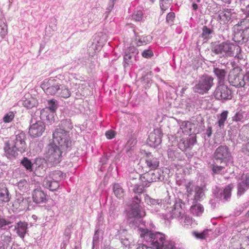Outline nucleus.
<instances>
[{"instance_id": "nucleus-1", "label": "nucleus", "mask_w": 249, "mask_h": 249, "mask_svg": "<svg viewBox=\"0 0 249 249\" xmlns=\"http://www.w3.org/2000/svg\"><path fill=\"white\" fill-rule=\"evenodd\" d=\"M26 139L25 134L21 132L5 142L3 147L4 156L9 160H14L19 153L22 154L25 152L27 150Z\"/></svg>"}, {"instance_id": "nucleus-2", "label": "nucleus", "mask_w": 249, "mask_h": 249, "mask_svg": "<svg viewBox=\"0 0 249 249\" xmlns=\"http://www.w3.org/2000/svg\"><path fill=\"white\" fill-rule=\"evenodd\" d=\"M140 236L155 249H175L174 243L166 240L165 235L160 232H153L148 229H140Z\"/></svg>"}, {"instance_id": "nucleus-3", "label": "nucleus", "mask_w": 249, "mask_h": 249, "mask_svg": "<svg viewBox=\"0 0 249 249\" xmlns=\"http://www.w3.org/2000/svg\"><path fill=\"white\" fill-rule=\"evenodd\" d=\"M211 49L213 53L220 58L234 57L238 60L243 59L241 47L229 41L215 43L212 45Z\"/></svg>"}, {"instance_id": "nucleus-4", "label": "nucleus", "mask_w": 249, "mask_h": 249, "mask_svg": "<svg viewBox=\"0 0 249 249\" xmlns=\"http://www.w3.org/2000/svg\"><path fill=\"white\" fill-rule=\"evenodd\" d=\"M41 87L48 95H56L64 98H68L71 95L69 89L61 84L58 79L51 78L46 80L42 83Z\"/></svg>"}, {"instance_id": "nucleus-5", "label": "nucleus", "mask_w": 249, "mask_h": 249, "mask_svg": "<svg viewBox=\"0 0 249 249\" xmlns=\"http://www.w3.org/2000/svg\"><path fill=\"white\" fill-rule=\"evenodd\" d=\"M174 204L172 205L170 202L169 204L170 206H167L166 209L169 211V218H178L180 223L184 224V225H189L191 223V219L184 215L185 204L180 199H176Z\"/></svg>"}, {"instance_id": "nucleus-6", "label": "nucleus", "mask_w": 249, "mask_h": 249, "mask_svg": "<svg viewBox=\"0 0 249 249\" xmlns=\"http://www.w3.org/2000/svg\"><path fill=\"white\" fill-rule=\"evenodd\" d=\"M233 40L240 44L247 42L249 38V19H244L234 27Z\"/></svg>"}, {"instance_id": "nucleus-7", "label": "nucleus", "mask_w": 249, "mask_h": 249, "mask_svg": "<svg viewBox=\"0 0 249 249\" xmlns=\"http://www.w3.org/2000/svg\"><path fill=\"white\" fill-rule=\"evenodd\" d=\"M53 143L62 147L63 150H70L71 141L69 131L61 128H56L53 132Z\"/></svg>"}, {"instance_id": "nucleus-8", "label": "nucleus", "mask_w": 249, "mask_h": 249, "mask_svg": "<svg viewBox=\"0 0 249 249\" xmlns=\"http://www.w3.org/2000/svg\"><path fill=\"white\" fill-rule=\"evenodd\" d=\"M68 150H63L62 147L53 142L48 145L46 158L48 164L52 166H55L60 163L63 158V153Z\"/></svg>"}, {"instance_id": "nucleus-9", "label": "nucleus", "mask_w": 249, "mask_h": 249, "mask_svg": "<svg viewBox=\"0 0 249 249\" xmlns=\"http://www.w3.org/2000/svg\"><path fill=\"white\" fill-rule=\"evenodd\" d=\"M214 78L211 75L204 74L202 75L197 83L193 87L195 93L204 94L207 93L214 85Z\"/></svg>"}, {"instance_id": "nucleus-10", "label": "nucleus", "mask_w": 249, "mask_h": 249, "mask_svg": "<svg viewBox=\"0 0 249 249\" xmlns=\"http://www.w3.org/2000/svg\"><path fill=\"white\" fill-rule=\"evenodd\" d=\"M213 159L221 164L228 165L231 160L232 156L229 147L226 145H220L214 151Z\"/></svg>"}, {"instance_id": "nucleus-11", "label": "nucleus", "mask_w": 249, "mask_h": 249, "mask_svg": "<svg viewBox=\"0 0 249 249\" xmlns=\"http://www.w3.org/2000/svg\"><path fill=\"white\" fill-rule=\"evenodd\" d=\"M242 70L239 68H234L230 70L228 75L229 84L236 88H245V82L243 80V73Z\"/></svg>"}, {"instance_id": "nucleus-12", "label": "nucleus", "mask_w": 249, "mask_h": 249, "mask_svg": "<svg viewBox=\"0 0 249 249\" xmlns=\"http://www.w3.org/2000/svg\"><path fill=\"white\" fill-rule=\"evenodd\" d=\"M163 173L161 170H149V171H146V173L139 175L140 179L142 182H144V185L149 187L152 182L163 180L164 177Z\"/></svg>"}, {"instance_id": "nucleus-13", "label": "nucleus", "mask_w": 249, "mask_h": 249, "mask_svg": "<svg viewBox=\"0 0 249 249\" xmlns=\"http://www.w3.org/2000/svg\"><path fill=\"white\" fill-rule=\"evenodd\" d=\"M213 96L215 99L224 103L232 99V92L225 84H217Z\"/></svg>"}, {"instance_id": "nucleus-14", "label": "nucleus", "mask_w": 249, "mask_h": 249, "mask_svg": "<svg viewBox=\"0 0 249 249\" xmlns=\"http://www.w3.org/2000/svg\"><path fill=\"white\" fill-rule=\"evenodd\" d=\"M236 18V12L234 9L224 8L218 12L217 20L221 24L227 23L229 21H233Z\"/></svg>"}, {"instance_id": "nucleus-15", "label": "nucleus", "mask_w": 249, "mask_h": 249, "mask_svg": "<svg viewBox=\"0 0 249 249\" xmlns=\"http://www.w3.org/2000/svg\"><path fill=\"white\" fill-rule=\"evenodd\" d=\"M32 124L29 129V134L32 137H38L41 136L45 130V124L40 121L34 122L31 121Z\"/></svg>"}, {"instance_id": "nucleus-16", "label": "nucleus", "mask_w": 249, "mask_h": 249, "mask_svg": "<svg viewBox=\"0 0 249 249\" xmlns=\"http://www.w3.org/2000/svg\"><path fill=\"white\" fill-rule=\"evenodd\" d=\"M144 200L145 202L149 205L151 206L153 208L155 209L156 211H159L160 209L162 207V205L163 204V208L164 210H166L167 211V213H166L167 216H169V211L168 209H166V206H170V205L169 204L170 202L172 203V205L174 204V201L173 202H168L166 204L163 203V201L162 199H154L151 197H150L149 196L147 195H146L144 197Z\"/></svg>"}, {"instance_id": "nucleus-17", "label": "nucleus", "mask_w": 249, "mask_h": 249, "mask_svg": "<svg viewBox=\"0 0 249 249\" xmlns=\"http://www.w3.org/2000/svg\"><path fill=\"white\" fill-rule=\"evenodd\" d=\"M233 187V184H230L225 186L224 188H218L214 192V196L223 202L228 201L231 198V192Z\"/></svg>"}, {"instance_id": "nucleus-18", "label": "nucleus", "mask_w": 249, "mask_h": 249, "mask_svg": "<svg viewBox=\"0 0 249 249\" xmlns=\"http://www.w3.org/2000/svg\"><path fill=\"white\" fill-rule=\"evenodd\" d=\"M162 133L160 129L157 128L151 132L147 140V144L151 147H156L161 142Z\"/></svg>"}, {"instance_id": "nucleus-19", "label": "nucleus", "mask_w": 249, "mask_h": 249, "mask_svg": "<svg viewBox=\"0 0 249 249\" xmlns=\"http://www.w3.org/2000/svg\"><path fill=\"white\" fill-rule=\"evenodd\" d=\"M196 142V135L194 134L186 138L181 139L178 143V147L182 151H187L191 150Z\"/></svg>"}, {"instance_id": "nucleus-20", "label": "nucleus", "mask_w": 249, "mask_h": 249, "mask_svg": "<svg viewBox=\"0 0 249 249\" xmlns=\"http://www.w3.org/2000/svg\"><path fill=\"white\" fill-rule=\"evenodd\" d=\"M146 167L150 170H155L159 166L160 160L150 152H146L144 157Z\"/></svg>"}, {"instance_id": "nucleus-21", "label": "nucleus", "mask_w": 249, "mask_h": 249, "mask_svg": "<svg viewBox=\"0 0 249 249\" xmlns=\"http://www.w3.org/2000/svg\"><path fill=\"white\" fill-rule=\"evenodd\" d=\"M44 159L36 158L33 162V172L37 176H41L45 173V169L44 166Z\"/></svg>"}, {"instance_id": "nucleus-22", "label": "nucleus", "mask_w": 249, "mask_h": 249, "mask_svg": "<svg viewBox=\"0 0 249 249\" xmlns=\"http://www.w3.org/2000/svg\"><path fill=\"white\" fill-rule=\"evenodd\" d=\"M213 72L217 78V85L225 84L227 75V71L225 69L214 66Z\"/></svg>"}, {"instance_id": "nucleus-23", "label": "nucleus", "mask_w": 249, "mask_h": 249, "mask_svg": "<svg viewBox=\"0 0 249 249\" xmlns=\"http://www.w3.org/2000/svg\"><path fill=\"white\" fill-rule=\"evenodd\" d=\"M14 230L18 235L23 239L26 233L28 231V224L25 221H19L15 226Z\"/></svg>"}, {"instance_id": "nucleus-24", "label": "nucleus", "mask_w": 249, "mask_h": 249, "mask_svg": "<svg viewBox=\"0 0 249 249\" xmlns=\"http://www.w3.org/2000/svg\"><path fill=\"white\" fill-rule=\"evenodd\" d=\"M12 241L11 233L10 231L3 232L0 236V249H8Z\"/></svg>"}, {"instance_id": "nucleus-25", "label": "nucleus", "mask_w": 249, "mask_h": 249, "mask_svg": "<svg viewBox=\"0 0 249 249\" xmlns=\"http://www.w3.org/2000/svg\"><path fill=\"white\" fill-rule=\"evenodd\" d=\"M248 189H249V174L246 175L245 178H243L238 183L237 196H242Z\"/></svg>"}, {"instance_id": "nucleus-26", "label": "nucleus", "mask_w": 249, "mask_h": 249, "mask_svg": "<svg viewBox=\"0 0 249 249\" xmlns=\"http://www.w3.org/2000/svg\"><path fill=\"white\" fill-rule=\"evenodd\" d=\"M33 201L36 203L46 202L47 200L46 194L40 189L34 190L32 193Z\"/></svg>"}, {"instance_id": "nucleus-27", "label": "nucleus", "mask_w": 249, "mask_h": 249, "mask_svg": "<svg viewBox=\"0 0 249 249\" xmlns=\"http://www.w3.org/2000/svg\"><path fill=\"white\" fill-rule=\"evenodd\" d=\"M138 53H135L134 51L131 53L128 52L125 53L124 56V62L123 66L124 71H125L127 68L132 65L133 63L136 61V54Z\"/></svg>"}, {"instance_id": "nucleus-28", "label": "nucleus", "mask_w": 249, "mask_h": 249, "mask_svg": "<svg viewBox=\"0 0 249 249\" xmlns=\"http://www.w3.org/2000/svg\"><path fill=\"white\" fill-rule=\"evenodd\" d=\"M43 185L52 191H56L59 187V183L57 181L51 179L50 178L47 177L43 180Z\"/></svg>"}, {"instance_id": "nucleus-29", "label": "nucleus", "mask_w": 249, "mask_h": 249, "mask_svg": "<svg viewBox=\"0 0 249 249\" xmlns=\"http://www.w3.org/2000/svg\"><path fill=\"white\" fill-rule=\"evenodd\" d=\"M11 199V196L5 185L0 183V201L8 202Z\"/></svg>"}, {"instance_id": "nucleus-30", "label": "nucleus", "mask_w": 249, "mask_h": 249, "mask_svg": "<svg viewBox=\"0 0 249 249\" xmlns=\"http://www.w3.org/2000/svg\"><path fill=\"white\" fill-rule=\"evenodd\" d=\"M180 128L183 133L187 135H191L193 133L192 129L195 128V125L191 122L184 121L181 123Z\"/></svg>"}, {"instance_id": "nucleus-31", "label": "nucleus", "mask_w": 249, "mask_h": 249, "mask_svg": "<svg viewBox=\"0 0 249 249\" xmlns=\"http://www.w3.org/2000/svg\"><path fill=\"white\" fill-rule=\"evenodd\" d=\"M29 198H24L22 196H19L15 202L16 205L18 204V208L20 210H23L28 206Z\"/></svg>"}, {"instance_id": "nucleus-32", "label": "nucleus", "mask_w": 249, "mask_h": 249, "mask_svg": "<svg viewBox=\"0 0 249 249\" xmlns=\"http://www.w3.org/2000/svg\"><path fill=\"white\" fill-rule=\"evenodd\" d=\"M134 34L136 36L135 41L137 46H140L142 45H145L147 44L148 42H150L152 38L151 36H140L138 33L134 31Z\"/></svg>"}, {"instance_id": "nucleus-33", "label": "nucleus", "mask_w": 249, "mask_h": 249, "mask_svg": "<svg viewBox=\"0 0 249 249\" xmlns=\"http://www.w3.org/2000/svg\"><path fill=\"white\" fill-rule=\"evenodd\" d=\"M228 165L221 164L217 165L216 162H214L210 165V168L212 170V175L221 174L225 172V167Z\"/></svg>"}, {"instance_id": "nucleus-34", "label": "nucleus", "mask_w": 249, "mask_h": 249, "mask_svg": "<svg viewBox=\"0 0 249 249\" xmlns=\"http://www.w3.org/2000/svg\"><path fill=\"white\" fill-rule=\"evenodd\" d=\"M130 207V210L128 212V216L129 219L133 218H141L142 216L141 213V209L142 207Z\"/></svg>"}, {"instance_id": "nucleus-35", "label": "nucleus", "mask_w": 249, "mask_h": 249, "mask_svg": "<svg viewBox=\"0 0 249 249\" xmlns=\"http://www.w3.org/2000/svg\"><path fill=\"white\" fill-rule=\"evenodd\" d=\"M190 211L194 215L199 216L203 213L204 208L200 203L194 201L193 205L190 208Z\"/></svg>"}, {"instance_id": "nucleus-36", "label": "nucleus", "mask_w": 249, "mask_h": 249, "mask_svg": "<svg viewBox=\"0 0 249 249\" xmlns=\"http://www.w3.org/2000/svg\"><path fill=\"white\" fill-rule=\"evenodd\" d=\"M65 174L63 173L61 171L55 170L50 173L47 177L50 178L51 179L57 181V182L65 178Z\"/></svg>"}, {"instance_id": "nucleus-37", "label": "nucleus", "mask_w": 249, "mask_h": 249, "mask_svg": "<svg viewBox=\"0 0 249 249\" xmlns=\"http://www.w3.org/2000/svg\"><path fill=\"white\" fill-rule=\"evenodd\" d=\"M232 121L244 122L248 118V114L245 111L240 110L236 112L232 117Z\"/></svg>"}, {"instance_id": "nucleus-38", "label": "nucleus", "mask_w": 249, "mask_h": 249, "mask_svg": "<svg viewBox=\"0 0 249 249\" xmlns=\"http://www.w3.org/2000/svg\"><path fill=\"white\" fill-rule=\"evenodd\" d=\"M33 162L27 157H24L20 161V164L29 172H33Z\"/></svg>"}, {"instance_id": "nucleus-39", "label": "nucleus", "mask_w": 249, "mask_h": 249, "mask_svg": "<svg viewBox=\"0 0 249 249\" xmlns=\"http://www.w3.org/2000/svg\"><path fill=\"white\" fill-rule=\"evenodd\" d=\"M151 76L152 75L151 72H147L141 78V81L143 84H144V86L145 89L149 88L152 83Z\"/></svg>"}, {"instance_id": "nucleus-40", "label": "nucleus", "mask_w": 249, "mask_h": 249, "mask_svg": "<svg viewBox=\"0 0 249 249\" xmlns=\"http://www.w3.org/2000/svg\"><path fill=\"white\" fill-rule=\"evenodd\" d=\"M113 190L115 195L118 198H121L124 196V191L122 186L119 183H115L113 186Z\"/></svg>"}, {"instance_id": "nucleus-41", "label": "nucleus", "mask_w": 249, "mask_h": 249, "mask_svg": "<svg viewBox=\"0 0 249 249\" xmlns=\"http://www.w3.org/2000/svg\"><path fill=\"white\" fill-rule=\"evenodd\" d=\"M228 111L224 110L218 116V121L217 124L220 128H223L225 121L227 120Z\"/></svg>"}, {"instance_id": "nucleus-42", "label": "nucleus", "mask_w": 249, "mask_h": 249, "mask_svg": "<svg viewBox=\"0 0 249 249\" xmlns=\"http://www.w3.org/2000/svg\"><path fill=\"white\" fill-rule=\"evenodd\" d=\"M37 104V101L34 98L30 97L25 99L22 101V105L27 108H32Z\"/></svg>"}, {"instance_id": "nucleus-43", "label": "nucleus", "mask_w": 249, "mask_h": 249, "mask_svg": "<svg viewBox=\"0 0 249 249\" xmlns=\"http://www.w3.org/2000/svg\"><path fill=\"white\" fill-rule=\"evenodd\" d=\"M146 187L144 185V182H142V184H136L133 188L132 189V192L136 194L141 196V195L142 194L144 191V188Z\"/></svg>"}, {"instance_id": "nucleus-44", "label": "nucleus", "mask_w": 249, "mask_h": 249, "mask_svg": "<svg viewBox=\"0 0 249 249\" xmlns=\"http://www.w3.org/2000/svg\"><path fill=\"white\" fill-rule=\"evenodd\" d=\"M58 107V104L56 100L51 99L48 101L47 108L51 112H55Z\"/></svg>"}, {"instance_id": "nucleus-45", "label": "nucleus", "mask_w": 249, "mask_h": 249, "mask_svg": "<svg viewBox=\"0 0 249 249\" xmlns=\"http://www.w3.org/2000/svg\"><path fill=\"white\" fill-rule=\"evenodd\" d=\"M195 194L194 196V201L195 202H197V201H200L201 198L204 195V190L202 188L196 186L195 189Z\"/></svg>"}, {"instance_id": "nucleus-46", "label": "nucleus", "mask_w": 249, "mask_h": 249, "mask_svg": "<svg viewBox=\"0 0 249 249\" xmlns=\"http://www.w3.org/2000/svg\"><path fill=\"white\" fill-rule=\"evenodd\" d=\"M18 189L21 193L27 192L29 189V184L25 179L20 180L17 183Z\"/></svg>"}, {"instance_id": "nucleus-47", "label": "nucleus", "mask_w": 249, "mask_h": 249, "mask_svg": "<svg viewBox=\"0 0 249 249\" xmlns=\"http://www.w3.org/2000/svg\"><path fill=\"white\" fill-rule=\"evenodd\" d=\"M213 33V30L209 28L206 26H204L202 27V33L201 34V37L204 39L208 40L210 39L212 36L211 35Z\"/></svg>"}, {"instance_id": "nucleus-48", "label": "nucleus", "mask_w": 249, "mask_h": 249, "mask_svg": "<svg viewBox=\"0 0 249 249\" xmlns=\"http://www.w3.org/2000/svg\"><path fill=\"white\" fill-rule=\"evenodd\" d=\"M239 139L243 142H246L249 140V133L246 128L243 126L239 131Z\"/></svg>"}, {"instance_id": "nucleus-49", "label": "nucleus", "mask_w": 249, "mask_h": 249, "mask_svg": "<svg viewBox=\"0 0 249 249\" xmlns=\"http://www.w3.org/2000/svg\"><path fill=\"white\" fill-rule=\"evenodd\" d=\"M209 231H211V230H206L201 232L195 231L193 232V235L194 236H195L197 239H204L207 236L208 232Z\"/></svg>"}, {"instance_id": "nucleus-50", "label": "nucleus", "mask_w": 249, "mask_h": 249, "mask_svg": "<svg viewBox=\"0 0 249 249\" xmlns=\"http://www.w3.org/2000/svg\"><path fill=\"white\" fill-rule=\"evenodd\" d=\"M7 33V26L4 21L0 20V36L3 37Z\"/></svg>"}, {"instance_id": "nucleus-51", "label": "nucleus", "mask_w": 249, "mask_h": 249, "mask_svg": "<svg viewBox=\"0 0 249 249\" xmlns=\"http://www.w3.org/2000/svg\"><path fill=\"white\" fill-rule=\"evenodd\" d=\"M72 127V125L70 120H65L61 121V127L60 128L69 131V130L71 129Z\"/></svg>"}, {"instance_id": "nucleus-52", "label": "nucleus", "mask_w": 249, "mask_h": 249, "mask_svg": "<svg viewBox=\"0 0 249 249\" xmlns=\"http://www.w3.org/2000/svg\"><path fill=\"white\" fill-rule=\"evenodd\" d=\"M141 197L138 195L135 196L132 199V202L130 206L141 207Z\"/></svg>"}, {"instance_id": "nucleus-53", "label": "nucleus", "mask_w": 249, "mask_h": 249, "mask_svg": "<svg viewBox=\"0 0 249 249\" xmlns=\"http://www.w3.org/2000/svg\"><path fill=\"white\" fill-rule=\"evenodd\" d=\"M12 224V222L7 220L3 216L0 215V229L4 230L5 227Z\"/></svg>"}, {"instance_id": "nucleus-54", "label": "nucleus", "mask_w": 249, "mask_h": 249, "mask_svg": "<svg viewBox=\"0 0 249 249\" xmlns=\"http://www.w3.org/2000/svg\"><path fill=\"white\" fill-rule=\"evenodd\" d=\"M100 46L98 45L96 43L92 42L91 44L89 46L88 51L89 53L93 54L96 53V51L100 49Z\"/></svg>"}, {"instance_id": "nucleus-55", "label": "nucleus", "mask_w": 249, "mask_h": 249, "mask_svg": "<svg viewBox=\"0 0 249 249\" xmlns=\"http://www.w3.org/2000/svg\"><path fill=\"white\" fill-rule=\"evenodd\" d=\"M172 0H160V7L162 11H165Z\"/></svg>"}, {"instance_id": "nucleus-56", "label": "nucleus", "mask_w": 249, "mask_h": 249, "mask_svg": "<svg viewBox=\"0 0 249 249\" xmlns=\"http://www.w3.org/2000/svg\"><path fill=\"white\" fill-rule=\"evenodd\" d=\"M143 13L141 11H138L135 12L132 16V19L136 21H140L142 18Z\"/></svg>"}, {"instance_id": "nucleus-57", "label": "nucleus", "mask_w": 249, "mask_h": 249, "mask_svg": "<svg viewBox=\"0 0 249 249\" xmlns=\"http://www.w3.org/2000/svg\"><path fill=\"white\" fill-rule=\"evenodd\" d=\"M14 117V114L13 112H9L3 117V120L5 123L11 122Z\"/></svg>"}, {"instance_id": "nucleus-58", "label": "nucleus", "mask_w": 249, "mask_h": 249, "mask_svg": "<svg viewBox=\"0 0 249 249\" xmlns=\"http://www.w3.org/2000/svg\"><path fill=\"white\" fill-rule=\"evenodd\" d=\"M110 156V154H104V155L102 156V157L100 159V163L102 165L106 164L109 160Z\"/></svg>"}, {"instance_id": "nucleus-59", "label": "nucleus", "mask_w": 249, "mask_h": 249, "mask_svg": "<svg viewBox=\"0 0 249 249\" xmlns=\"http://www.w3.org/2000/svg\"><path fill=\"white\" fill-rule=\"evenodd\" d=\"M116 134V133L113 131V130H109L107 131L105 135L107 139H112L115 136Z\"/></svg>"}, {"instance_id": "nucleus-60", "label": "nucleus", "mask_w": 249, "mask_h": 249, "mask_svg": "<svg viewBox=\"0 0 249 249\" xmlns=\"http://www.w3.org/2000/svg\"><path fill=\"white\" fill-rule=\"evenodd\" d=\"M175 14L174 13H173V12L169 13L166 16V21L168 23H171V22H172L173 21V20L175 18Z\"/></svg>"}, {"instance_id": "nucleus-61", "label": "nucleus", "mask_w": 249, "mask_h": 249, "mask_svg": "<svg viewBox=\"0 0 249 249\" xmlns=\"http://www.w3.org/2000/svg\"><path fill=\"white\" fill-rule=\"evenodd\" d=\"M142 55L143 57L150 58L153 55V53L150 50H145L142 52Z\"/></svg>"}, {"instance_id": "nucleus-62", "label": "nucleus", "mask_w": 249, "mask_h": 249, "mask_svg": "<svg viewBox=\"0 0 249 249\" xmlns=\"http://www.w3.org/2000/svg\"><path fill=\"white\" fill-rule=\"evenodd\" d=\"M243 80L245 82V87L249 86V70L247 71L245 73L243 74Z\"/></svg>"}, {"instance_id": "nucleus-63", "label": "nucleus", "mask_w": 249, "mask_h": 249, "mask_svg": "<svg viewBox=\"0 0 249 249\" xmlns=\"http://www.w3.org/2000/svg\"><path fill=\"white\" fill-rule=\"evenodd\" d=\"M71 226L69 225L65 229L64 231V235L66 237V239L68 240L71 233Z\"/></svg>"}, {"instance_id": "nucleus-64", "label": "nucleus", "mask_w": 249, "mask_h": 249, "mask_svg": "<svg viewBox=\"0 0 249 249\" xmlns=\"http://www.w3.org/2000/svg\"><path fill=\"white\" fill-rule=\"evenodd\" d=\"M116 0H110L109 4H108V6L107 8V9H106L107 11H106V13L108 14L112 10V9H113V7H114L115 2Z\"/></svg>"}]
</instances>
